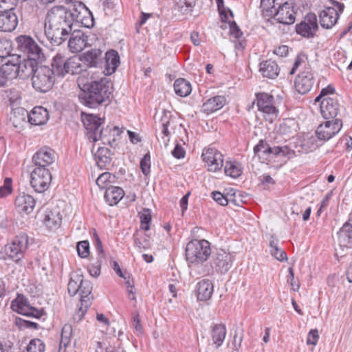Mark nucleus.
I'll return each instance as SVG.
<instances>
[{"instance_id": "55", "label": "nucleus", "mask_w": 352, "mask_h": 352, "mask_svg": "<svg viewBox=\"0 0 352 352\" xmlns=\"http://www.w3.org/2000/svg\"><path fill=\"white\" fill-rule=\"evenodd\" d=\"M111 177V175L109 172H105L102 173L96 179V184L100 188H108V184L110 183V179Z\"/></svg>"}, {"instance_id": "34", "label": "nucleus", "mask_w": 352, "mask_h": 352, "mask_svg": "<svg viewBox=\"0 0 352 352\" xmlns=\"http://www.w3.org/2000/svg\"><path fill=\"white\" fill-rule=\"evenodd\" d=\"M259 70L263 76L271 79L276 78L280 72L278 65L272 60H267L261 63Z\"/></svg>"}, {"instance_id": "54", "label": "nucleus", "mask_w": 352, "mask_h": 352, "mask_svg": "<svg viewBox=\"0 0 352 352\" xmlns=\"http://www.w3.org/2000/svg\"><path fill=\"white\" fill-rule=\"evenodd\" d=\"M76 249L78 256L81 258H87L89 254V243L87 241L78 242Z\"/></svg>"}, {"instance_id": "39", "label": "nucleus", "mask_w": 352, "mask_h": 352, "mask_svg": "<svg viewBox=\"0 0 352 352\" xmlns=\"http://www.w3.org/2000/svg\"><path fill=\"white\" fill-rule=\"evenodd\" d=\"M226 332L225 324H216L213 326L211 331V337L216 348H219L222 345L226 336Z\"/></svg>"}, {"instance_id": "21", "label": "nucleus", "mask_w": 352, "mask_h": 352, "mask_svg": "<svg viewBox=\"0 0 352 352\" xmlns=\"http://www.w3.org/2000/svg\"><path fill=\"white\" fill-rule=\"evenodd\" d=\"M40 58H27L21 60L20 58L17 63L18 77L21 79H26L32 76L38 66L37 60Z\"/></svg>"}, {"instance_id": "61", "label": "nucleus", "mask_w": 352, "mask_h": 352, "mask_svg": "<svg viewBox=\"0 0 352 352\" xmlns=\"http://www.w3.org/2000/svg\"><path fill=\"white\" fill-rule=\"evenodd\" d=\"M243 337V330L241 329L240 331L239 328L237 327L235 329V333L234 336V341L233 344L234 345V347L237 349L238 347L241 346L242 340Z\"/></svg>"}, {"instance_id": "45", "label": "nucleus", "mask_w": 352, "mask_h": 352, "mask_svg": "<svg viewBox=\"0 0 352 352\" xmlns=\"http://www.w3.org/2000/svg\"><path fill=\"white\" fill-rule=\"evenodd\" d=\"M260 8L263 17H274L276 12L275 0H261Z\"/></svg>"}, {"instance_id": "3", "label": "nucleus", "mask_w": 352, "mask_h": 352, "mask_svg": "<svg viewBox=\"0 0 352 352\" xmlns=\"http://www.w3.org/2000/svg\"><path fill=\"white\" fill-rule=\"evenodd\" d=\"M92 284L88 280H84L82 274L77 272L72 273L67 285V290L69 296H74L78 292L80 295V305L78 311L76 313L75 319L81 320L87 312L88 308L91 305L93 300Z\"/></svg>"}, {"instance_id": "6", "label": "nucleus", "mask_w": 352, "mask_h": 352, "mask_svg": "<svg viewBox=\"0 0 352 352\" xmlns=\"http://www.w3.org/2000/svg\"><path fill=\"white\" fill-rule=\"evenodd\" d=\"M54 81V71L45 65L36 68L35 73L32 76V87L40 92H47L50 90Z\"/></svg>"}, {"instance_id": "14", "label": "nucleus", "mask_w": 352, "mask_h": 352, "mask_svg": "<svg viewBox=\"0 0 352 352\" xmlns=\"http://www.w3.org/2000/svg\"><path fill=\"white\" fill-rule=\"evenodd\" d=\"M234 256L223 250H218L212 255V267L221 274H226L232 267Z\"/></svg>"}, {"instance_id": "41", "label": "nucleus", "mask_w": 352, "mask_h": 352, "mask_svg": "<svg viewBox=\"0 0 352 352\" xmlns=\"http://www.w3.org/2000/svg\"><path fill=\"white\" fill-rule=\"evenodd\" d=\"M62 222V217L59 212L49 211L44 218V223L51 230L58 228Z\"/></svg>"}, {"instance_id": "56", "label": "nucleus", "mask_w": 352, "mask_h": 352, "mask_svg": "<svg viewBox=\"0 0 352 352\" xmlns=\"http://www.w3.org/2000/svg\"><path fill=\"white\" fill-rule=\"evenodd\" d=\"M213 199L221 206H227L229 204L228 192L226 195L222 194L220 192L214 191L212 193Z\"/></svg>"}, {"instance_id": "42", "label": "nucleus", "mask_w": 352, "mask_h": 352, "mask_svg": "<svg viewBox=\"0 0 352 352\" xmlns=\"http://www.w3.org/2000/svg\"><path fill=\"white\" fill-rule=\"evenodd\" d=\"M12 108V113L11 114L10 120L12 121L15 126H18L23 122H25L26 118H28L29 113L23 107H17Z\"/></svg>"}, {"instance_id": "25", "label": "nucleus", "mask_w": 352, "mask_h": 352, "mask_svg": "<svg viewBox=\"0 0 352 352\" xmlns=\"http://www.w3.org/2000/svg\"><path fill=\"white\" fill-rule=\"evenodd\" d=\"M81 61L89 67H98L103 64L102 52L100 49L94 48L83 54Z\"/></svg>"}, {"instance_id": "29", "label": "nucleus", "mask_w": 352, "mask_h": 352, "mask_svg": "<svg viewBox=\"0 0 352 352\" xmlns=\"http://www.w3.org/2000/svg\"><path fill=\"white\" fill-rule=\"evenodd\" d=\"M338 235L340 246L352 247V217L340 228Z\"/></svg>"}, {"instance_id": "17", "label": "nucleus", "mask_w": 352, "mask_h": 352, "mask_svg": "<svg viewBox=\"0 0 352 352\" xmlns=\"http://www.w3.org/2000/svg\"><path fill=\"white\" fill-rule=\"evenodd\" d=\"M341 109L338 96H327L322 99L320 102V112L322 117L329 120L335 118Z\"/></svg>"}, {"instance_id": "27", "label": "nucleus", "mask_w": 352, "mask_h": 352, "mask_svg": "<svg viewBox=\"0 0 352 352\" xmlns=\"http://www.w3.org/2000/svg\"><path fill=\"white\" fill-rule=\"evenodd\" d=\"M96 250L98 252V256L96 261H92L88 266V270L91 276L94 277H98L100 276L101 272V265L105 260V254L102 249V243L97 240Z\"/></svg>"}, {"instance_id": "5", "label": "nucleus", "mask_w": 352, "mask_h": 352, "mask_svg": "<svg viewBox=\"0 0 352 352\" xmlns=\"http://www.w3.org/2000/svg\"><path fill=\"white\" fill-rule=\"evenodd\" d=\"M82 122L87 131L89 138L92 139L94 142L101 140L104 144L110 143L109 138H107L109 130L101 128L103 120L100 118L93 114H82Z\"/></svg>"}, {"instance_id": "44", "label": "nucleus", "mask_w": 352, "mask_h": 352, "mask_svg": "<svg viewBox=\"0 0 352 352\" xmlns=\"http://www.w3.org/2000/svg\"><path fill=\"white\" fill-rule=\"evenodd\" d=\"M270 248L272 256L276 259L280 261H286L287 259L286 252L278 248V241L275 240L273 236L271 237L270 241Z\"/></svg>"}, {"instance_id": "32", "label": "nucleus", "mask_w": 352, "mask_h": 352, "mask_svg": "<svg viewBox=\"0 0 352 352\" xmlns=\"http://www.w3.org/2000/svg\"><path fill=\"white\" fill-rule=\"evenodd\" d=\"M67 10L68 15H70L71 21L72 23L74 21L77 22H82V13L87 12V9L85 5L80 1H74L68 4L66 7Z\"/></svg>"}, {"instance_id": "48", "label": "nucleus", "mask_w": 352, "mask_h": 352, "mask_svg": "<svg viewBox=\"0 0 352 352\" xmlns=\"http://www.w3.org/2000/svg\"><path fill=\"white\" fill-rule=\"evenodd\" d=\"M162 116L160 120L162 127V133L165 137H169L170 132L168 131V126L170 123L172 115L170 111L163 110Z\"/></svg>"}, {"instance_id": "11", "label": "nucleus", "mask_w": 352, "mask_h": 352, "mask_svg": "<svg viewBox=\"0 0 352 352\" xmlns=\"http://www.w3.org/2000/svg\"><path fill=\"white\" fill-rule=\"evenodd\" d=\"M342 126V122L339 118L327 120L318 126L315 133L316 136L319 140L326 142L338 133Z\"/></svg>"}, {"instance_id": "18", "label": "nucleus", "mask_w": 352, "mask_h": 352, "mask_svg": "<svg viewBox=\"0 0 352 352\" xmlns=\"http://www.w3.org/2000/svg\"><path fill=\"white\" fill-rule=\"evenodd\" d=\"M56 154L49 147H44L37 151L32 157L35 168H47L55 162Z\"/></svg>"}, {"instance_id": "38", "label": "nucleus", "mask_w": 352, "mask_h": 352, "mask_svg": "<svg viewBox=\"0 0 352 352\" xmlns=\"http://www.w3.org/2000/svg\"><path fill=\"white\" fill-rule=\"evenodd\" d=\"M226 98L223 96H217L208 99L203 104V110L207 113H210L221 109L226 104Z\"/></svg>"}, {"instance_id": "1", "label": "nucleus", "mask_w": 352, "mask_h": 352, "mask_svg": "<svg viewBox=\"0 0 352 352\" xmlns=\"http://www.w3.org/2000/svg\"><path fill=\"white\" fill-rule=\"evenodd\" d=\"M47 20L49 23L45 34L50 38L52 44L60 45L67 39V36L72 30V22L67 10L63 6H55L47 12Z\"/></svg>"}, {"instance_id": "50", "label": "nucleus", "mask_w": 352, "mask_h": 352, "mask_svg": "<svg viewBox=\"0 0 352 352\" xmlns=\"http://www.w3.org/2000/svg\"><path fill=\"white\" fill-rule=\"evenodd\" d=\"M141 222V228L145 231L150 229V223L151 221V210L148 208H144L141 212L138 213Z\"/></svg>"}, {"instance_id": "37", "label": "nucleus", "mask_w": 352, "mask_h": 352, "mask_svg": "<svg viewBox=\"0 0 352 352\" xmlns=\"http://www.w3.org/2000/svg\"><path fill=\"white\" fill-rule=\"evenodd\" d=\"M124 192L120 187L110 186L107 188L104 199L110 206L116 205L124 197Z\"/></svg>"}, {"instance_id": "33", "label": "nucleus", "mask_w": 352, "mask_h": 352, "mask_svg": "<svg viewBox=\"0 0 352 352\" xmlns=\"http://www.w3.org/2000/svg\"><path fill=\"white\" fill-rule=\"evenodd\" d=\"M104 72L110 75L116 72L120 64V56L115 50H110L105 54Z\"/></svg>"}, {"instance_id": "4", "label": "nucleus", "mask_w": 352, "mask_h": 352, "mask_svg": "<svg viewBox=\"0 0 352 352\" xmlns=\"http://www.w3.org/2000/svg\"><path fill=\"white\" fill-rule=\"evenodd\" d=\"M211 254L210 243L206 240L194 239L189 241L186 247V256L188 262L203 263Z\"/></svg>"}, {"instance_id": "24", "label": "nucleus", "mask_w": 352, "mask_h": 352, "mask_svg": "<svg viewBox=\"0 0 352 352\" xmlns=\"http://www.w3.org/2000/svg\"><path fill=\"white\" fill-rule=\"evenodd\" d=\"M319 19L322 28L330 29L337 23L339 13L334 8L328 7L320 12Z\"/></svg>"}, {"instance_id": "12", "label": "nucleus", "mask_w": 352, "mask_h": 352, "mask_svg": "<svg viewBox=\"0 0 352 352\" xmlns=\"http://www.w3.org/2000/svg\"><path fill=\"white\" fill-rule=\"evenodd\" d=\"M18 49L27 54L28 58H41L43 57L41 48L30 37L21 35L15 39Z\"/></svg>"}, {"instance_id": "15", "label": "nucleus", "mask_w": 352, "mask_h": 352, "mask_svg": "<svg viewBox=\"0 0 352 352\" xmlns=\"http://www.w3.org/2000/svg\"><path fill=\"white\" fill-rule=\"evenodd\" d=\"M318 30L316 15L308 13L304 19L296 25L297 34L307 38H313Z\"/></svg>"}, {"instance_id": "26", "label": "nucleus", "mask_w": 352, "mask_h": 352, "mask_svg": "<svg viewBox=\"0 0 352 352\" xmlns=\"http://www.w3.org/2000/svg\"><path fill=\"white\" fill-rule=\"evenodd\" d=\"M11 308L13 311L24 316H34L38 318L35 313L38 314V310L32 307L28 304L26 300L23 298H16L12 300L11 303Z\"/></svg>"}, {"instance_id": "63", "label": "nucleus", "mask_w": 352, "mask_h": 352, "mask_svg": "<svg viewBox=\"0 0 352 352\" xmlns=\"http://www.w3.org/2000/svg\"><path fill=\"white\" fill-rule=\"evenodd\" d=\"M287 281L290 283L292 289L294 291H298L299 289L300 285L298 282H296L294 280V270L292 267L289 268V277Z\"/></svg>"}, {"instance_id": "35", "label": "nucleus", "mask_w": 352, "mask_h": 352, "mask_svg": "<svg viewBox=\"0 0 352 352\" xmlns=\"http://www.w3.org/2000/svg\"><path fill=\"white\" fill-rule=\"evenodd\" d=\"M68 58L65 56L57 54L52 60V69L54 71V74L59 76H64L68 69Z\"/></svg>"}, {"instance_id": "2", "label": "nucleus", "mask_w": 352, "mask_h": 352, "mask_svg": "<svg viewBox=\"0 0 352 352\" xmlns=\"http://www.w3.org/2000/svg\"><path fill=\"white\" fill-rule=\"evenodd\" d=\"M113 93L111 83L107 78L94 80L84 85L82 93L79 96L81 102L89 108H96L108 102Z\"/></svg>"}, {"instance_id": "13", "label": "nucleus", "mask_w": 352, "mask_h": 352, "mask_svg": "<svg viewBox=\"0 0 352 352\" xmlns=\"http://www.w3.org/2000/svg\"><path fill=\"white\" fill-rule=\"evenodd\" d=\"M16 5H8L0 10V31L12 32L18 25V17L14 12Z\"/></svg>"}, {"instance_id": "31", "label": "nucleus", "mask_w": 352, "mask_h": 352, "mask_svg": "<svg viewBox=\"0 0 352 352\" xmlns=\"http://www.w3.org/2000/svg\"><path fill=\"white\" fill-rule=\"evenodd\" d=\"M111 153L109 148L99 147L95 153L97 166L101 169H109L111 166Z\"/></svg>"}, {"instance_id": "49", "label": "nucleus", "mask_w": 352, "mask_h": 352, "mask_svg": "<svg viewBox=\"0 0 352 352\" xmlns=\"http://www.w3.org/2000/svg\"><path fill=\"white\" fill-rule=\"evenodd\" d=\"M81 58L72 57L68 58V69H67V74H71L72 75L79 74L82 71L81 67Z\"/></svg>"}, {"instance_id": "20", "label": "nucleus", "mask_w": 352, "mask_h": 352, "mask_svg": "<svg viewBox=\"0 0 352 352\" xmlns=\"http://www.w3.org/2000/svg\"><path fill=\"white\" fill-rule=\"evenodd\" d=\"M274 19L284 25H292L296 20V12L293 3L285 2L278 6Z\"/></svg>"}, {"instance_id": "59", "label": "nucleus", "mask_w": 352, "mask_h": 352, "mask_svg": "<svg viewBox=\"0 0 352 352\" xmlns=\"http://www.w3.org/2000/svg\"><path fill=\"white\" fill-rule=\"evenodd\" d=\"M12 192V180L10 178H6L4 185L0 188V197H6Z\"/></svg>"}, {"instance_id": "53", "label": "nucleus", "mask_w": 352, "mask_h": 352, "mask_svg": "<svg viewBox=\"0 0 352 352\" xmlns=\"http://www.w3.org/2000/svg\"><path fill=\"white\" fill-rule=\"evenodd\" d=\"M228 196L229 203H232L235 206H240L241 204L246 201L243 199L245 197H243L241 192L234 190L233 189H231L230 192H228Z\"/></svg>"}, {"instance_id": "47", "label": "nucleus", "mask_w": 352, "mask_h": 352, "mask_svg": "<svg viewBox=\"0 0 352 352\" xmlns=\"http://www.w3.org/2000/svg\"><path fill=\"white\" fill-rule=\"evenodd\" d=\"M134 245L139 250H147L151 247L148 236L146 234H140L136 232L133 234Z\"/></svg>"}, {"instance_id": "62", "label": "nucleus", "mask_w": 352, "mask_h": 352, "mask_svg": "<svg viewBox=\"0 0 352 352\" xmlns=\"http://www.w3.org/2000/svg\"><path fill=\"white\" fill-rule=\"evenodd\" d=\"M230 32L236 38H239L243 35V32L234 21L230 23Z\"/></svg>"}, {"instance_id": "43", "label": "nucleus", "mask_w": 352, "mask_h": 352, "mask_svg": "<svg viewBox=\"0 0 352 352\" xmlns=\"http://www.w3.org/2000/svg\"><path fill=\"white\" fill-rule=\"evenodd\" d=\"M225 174L233 178L239 177L242 173L241 164L236 161L226 162L224 166Z\"/></svg>"}, {"instance_id": "23", "label": "nucleus", "mask_w": 352, "mask_h": 352, "mask_svg": "<svg viewBox=\"0 0 352 352\" xmlns=\"http://www.w3.org/2000/svg\"><path fill=\"white\" fill-rule=\"evenodd\" d=\"M87 45V36L82 30H74L69 40L68 46L74 52H80Z\"/></svg>"}, {"instance_id": "40", "label": "nucleus", "mask_w": 352, "mask_h": 352, "mask_svg": "<svg viewBox=\"0 0 352 352\" xmlns=\"http://www.w3.org/2000/svg\"><path fill=\"white\" fill-rule=\"evenodd\" d=\"M174 90L178 96L186 97L191 92V85L186 79L179 78L175 81Z\"/></svg>"}, {"instance_id": "28", "label": "nucleus", "mask_w": 352, "mask_h": 352, "mask_svg": "<svg viewBox=\"0 0 352 352\" xmlns=\"http://www.w3.org/2000/svg\"><path fill=\"white\" fill-rule=\"evenodd\" d=\"M19 58H21L20 56L13 55L10 58L3 61L1 65L2 72L7 77L8 80L18 77L17 63Z\"/></svg>"}, {"instance_id": "10", "label": "nucleus", "mask_w": 352, "mask_h": 352, "mask_svg": "<svg viewBox=\"0 0 352 352\" xmlns=\"http://www.w3.org/2000/svg\"><path fill=\"white\" fill-rule=\"evenodd\" d=\"M52 174L47 168H35L31 173L30 184L36 192L45 191L52 182Z\"/></svg>"}, {"instance_id": "60", "label": "nucleus", "mask_w": 352, "mask_h": 352, "mask_svg": "<svg viewBox=\"0 0 352 352\" xmlns=\"http://www.w3.org/2000/svg\"><path fill=\"white\" fill-rule=\"evenodd\" d=\"M319 338L318 331L317 329H311L307 336V344L308 345H316Z\"/></svg>"}, {"instance_id": "64", "label": "nucleus", "mask_w": 352, "mask_h": 352, "mask_svg": "<svg viewBox=\"0 0 352 352\" xmlns=\"http://www.w3.org/2000/svg\"><path fill=\"white\" fill-rule=\"evenodd\" d=\"M172 155L177 159L184 158L185 156V151L180 144H177L172 151Z\"/></svg>"}, {"instance_id": "30", "label": "nucleus", "mask_w": 352, "mask_h": 352, "mask_svg": "<svg viewBox=\"0 0 352 352\" xmlns=\"http://www.w3.org/2000/svg\"><path fill=\"white\" fill-rule=\"evenodd\" d=\"M48 118V111L43 107H35L28 115V122L32 125L44 124Z\"/></svg>"}, {"instance_id": "22", "label": "nucleus", "mask_w": 352, "mask_h": 352, "mask_svg": "<svg viewBox=\"0 0 352 352\" xmlns=\"http://www.w3.org/2000/svg\"><path fill=\"white\" fill-rule=\"evenodd\" d=\"M36 201L34 197L25 192L20 193L15 199L14 206L16 211L21 214L31 213L34 207Z\"/></svg>"}, {"instance_id": "7", "label": "nucleus", "mask_w": 352, "mask_h": 352, "mask_svg": "<svg viewBox=\"0 0 352 352\" xmlns=\"http://www.w3.org/2000/svg\"><path fill=\"white\" fill-rule=\"evenodd\" d=\"M28 244V236L25 233H21L16 236L10 244L5 246V253L9 258L17 263L23 257Z\"/></svg>"}, {"instance_id": "51", "label": "nucleus", "mask_w": 352, "mask_h": 352, "mask_svg": "<svg viewBox=\"0 0 352 352\" xmlns=\"http://www.w3.org/2000/svg\"><path fill=\"white\" fill-rule=\"evenodd\" d=\"M45 344L43 342L38 338L32 339L27 346L28 352H44Z\"/></svg>"}, {"instance_id": "58", "label": "nucleus", "mask_w": 352, "mask_h": 352, "mask_svg": "<svg viewBox=\"0 0 352 352\" xmlns=\"http://www.w3.org/2000/svg\"><path fill=\"white\" fill-rule=\"evenodd\" d=\"M305 145L309 147L311 149H315L322 144V140H319V139L313 135L308 137L307 139H305Z\"/></svg>"}, {"instance_id": "9", "label": "nucleus", "mask_w": 352, "mask_h": 352, "mask_svg": "<svg viewBox=\"0 0 352 352\" xmlns=\"http://www.w3.org/2000/svg\"><path fill=\"white\" fill-rule=\"evenodd\" d=\"M254 153L259 157L266 156L265 159H267V156L270 155H281L290 158L294 154V151L287 146L271 147L263 140H261L258 144L254 147Z\"/></svg>"}, {"instance_id": "16", "label": "nucleus", "mask_w": 352, "mask_h": 352, "mask_svg": "<svg viewBox=\"0 0 352 352\" xmlns=\"http://www.w3.org/2000/svg\"><path fill=\"white\" fill-rule=\"evenodd\" d=\"M201 157L209 171L217 172L220 170L223 166V156L214 148L204 149Z\"/></svg>"}, {"instance_id": "19", "label": "nucleus", "mask_w": 352, "mask_h": 352, "mask_svg": "<svg viewBox=\"0 0 352 352\" xmlns=\"http://www.w3.org/2000/svg\"><path fill=\"white\" fill-rule=\"evenodd\" d=\"M314 78L311 68L308 67L299 74L296 78L294 86L296 90L303 95L308 93L312 88Z\"/></svg>"}, {"instance_id": "36", "label": "nucleus", "mask_w": 352, "mask_h": 352, "mask_svg": "<svg viewBox=\"0 0 352 352\" xmlns=\"http://www.w3.org/2000/svg\"><path fill=\"white\" fill-rule=\"evenodd\" d=\"M213 284L208 279H204L197 283V299L207 300L210 299L213 293Z\"/></svg>"}, {"instance_id": "52", "label": "nucleus", "mask_w": 352, "mask_h": 352, "mask_svg": "<svg viewBox=\"0 0 352 352\" xmlns=\"http://www.w3.org/2000/svg\"><path fill=\"white\" fill-rule=\"evenodd\" d=\"M6 97L8 99L12 107L20 103L21 96L15 89H10L6 91Z\"/></svg>"}, {"instance_id": "8", "label": "nucleus", "mask_w": 352, "mask_h": 352, "mask_svg": "<svg viewBox=\"0 0 352 352\" xmlns=\"http://www.w3.org/2000/svg\"><path fill=\"white\" fill-rule=\"evenodd\" d=\"M256 97L258 109L264 113L266 120L272 122L278 113L274 96L267 93H258Z\"/></svg>"}, {"instance_id": "46", "label": "nucleus", "mask_w": 352, "mask_h": 352, "mask_svg": "<svg viewBox=\"0 0 352 352\" xmlns=\"http://www.w3.org/2000/svg\"><path fill=\"white\" fill-rule=\"evenodd\" d=\"M12 51V42L8 39H0V58L2 63L14 55L11 54Z\"/></svg>"}, {"instance_id": "57", "label": "nucleus", "mask_w": 352, "mask_h": 352, "mask_svg": "<svg viewBox=\"0 0 352 352\" xmlns=\"http://www.w3.org/2000/svg\"><path fill=\"white\" fill-rule=\"evenodd\" d=\"M140 168L144 175H148L151 168V157L149 154H146L141 160Z\"/></svg>"}]
</instances>
